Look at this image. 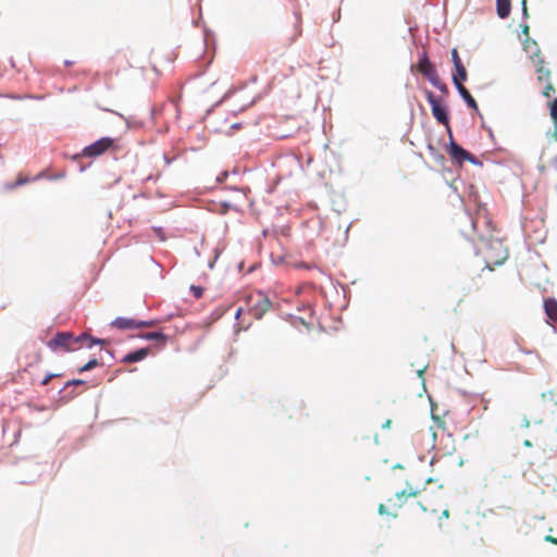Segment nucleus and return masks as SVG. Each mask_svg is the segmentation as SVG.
I'll list each match as a JSON object with an SVG mask.
<instances>
[{
	"label": "nucleus",
	"mask_w": 557,
	"mask_h": 557,
	"mask_svg": "<svg viewBox=\"0 0 557 557\" xmlns=\"http://www.w3.org/2000/svg\"><path fill=\"white\" fill-rule=\"evenodd\" d=\"M451 61H453V63H454V67H455V66H457V65L462 64V62H461V60H460V57H459L458 51H457V49H456V48H454V49L451 50Z\"/></svg>",
	"instance_id": "obj_18"
},
{
	"label": "nucleus",
	"mask_w": 557,
	"mask_h": 557,
	"mask_svg": "<svg viewBox=\"0 0 557 557\" xmlns=\"http://www.w3.org/2000/svg\"><path fill=\"white\" fill-rule=\"evenodd\" d=\"M529 30H530V28H529V26H528V25H524V26L522 27V33H523L525 36H529Z\"/></svg>",
	"instance_id": "obj_26"
},
{
	"label": "nucleus",
	"mask_w": 557,
	"mask_h": 557,
	"mask_svg": "<svg viewBox=\"0 0 557 557\" xmlns=\"http://www.w3.org/2000/svg\"><path fill=\"white\" fill-rule=\"evenodd\" d=\"M480 253L490 271H492L494 267L503 264L508 258L507 247L497 238L484 240L480 248Z\"/></svg>",
	"instance_id": "obj_2"
},
{
	"label": "nucleus",
	"mask_w": 557,
	"mask_h": 557,
	"mask_svg": "<svg viewBox=\"0 0 557 557\" xmlns=\"http://www.w3.org/2000/svg\"><path fill=\"white\" fill-rule=\"evenodd\" d=\"M98 366V360L97 359H91L89 360L86 364H84L83 367H81L78 369V372H85V371H89L94 368H96Z\"/></svg>",
	"instance_id": "obj_17"
},
{
	"label": "nucleus",
	"mask_w": 557,
	"mask_h": 557,
	"mask_svg": "<svg viewBox=\"0 0 557 557\" xmlns=\"http://www.w3.org/2000/svg\"><path fill=\"white\" fill-rule=\"evenodd\" d=\"M190 290L196 298H200L203 294V289L200 286L191 285Z\"/></svg>",
	"instance_id": "obj_20"
},
{
	"label": "nucleus",
	"mask_w": 557,
	"mask_h": 557,
	"mask_svg": "<svg viewBox=\"0 0 557 557\" xmlns=\"http://www.w3.org/2000/svg\"><path fill=\"white\" fill-rule=\"evenodd\" d=\"M417 69L440 91H442L444 94L448 92L447 85L445 83H443L442 79L440 78L436 69L433 65V63L430 61L426 52H423L420 55V59L417 64Z\"/></svg>",
	"instance_id": "obj_4"
},
{
	"label": "nucleus",
	"mask_w": 557,
	"mask_h": 557,
	"mask_svg": "<svg viewBox=\"0 0 557 557\" xmlns=\"http://www.w3.org/2000/svg\"><path fill=\"white\" fill-rule=\"evenodd\" d=\"M510 0H496V11L500 18H506L510 14Z\"/></svg>",
	"instance_id": "obj_15"
},
{
	"label": "nucleus",
	"mask_w": 557,
	"mask_h": 557,
	"mask_svg": "<svg viewBox=\"0 0 557 557\" xmlns=\"http://www.w3.org/2000/svg\"><path fill=\"white\" fill-rule=\"evenodd\" d=\"M141 337L148 341H158L161 344V346L165 345V342L168 339V336L161 332L146 333Z\"/></svg>",
	"instance_id": "obj_16"
},
{
	"label": "nucleus",
	"mask_w": 557,
	"mask_h": 557,
	"mask_svg": "<svg viewBox=\"0 0 557 557\" xmlns=\"http://www.w3.org/2000/svg\"><path fill=\"white\" fill-rule=\"evenodd\" d=\"M392 421L391 420H386V422L382 425L383 429H386V428H389Z\"/></svg>",
	"instance_id": "obj_28"
},
{
	"label": "nucleus",
	"mask_w": 557,
	"mask_h": 557,
	"mask_svg": "<svg viewBox=\"0 0 557 557\" xmlns=\"http://www.w3.org/2000/svg\"><path fill=\"white\" fill-rule=\"evenodd\" d=\"M420 491L408 485L401 492H397L393 498H388L387 503L392 506L393 511H389L387 506L380 504L377 511L380 515H391L393 518L397 517V510L403 507L409 497H417Z\"/></svg>",
	"instance_id": "obj_3"
},
{
	"label": "nucleus",
	"mask_w": 557,
	"mask_h": 557,
	"mask_svg": "<svg viewBox=\"0 0 557 557\" xmlns=\"http://www.w3.org/2000/svg\"><path fill=\"white\" fill-rule=\"evenodd\" d=\"M249 312L256 319H261L271 308V301L263 293L251 295L248 299Z\"/></svg>",
	"instance_id": "obj_5"
},
{
	"label": "nucleus",
	"mask_w": 557,
	"mask_h": 557,
	"mask_svg": "<svg viewBox=\"0 0 557 557\" xmlns=\"http://www.w3.org/2000/svg\"><path fill=\"white\" fill-rule=\"evenodd\" d=\"M425 96L431 106L433 116L436 119L438 123L449 128V120L446 109L440 103V100L432 91L428 90L425 92ZM448 131L450 132V129Z\"/></svg>",
	"instance_id": "obj_6"
},
{
	"label": "nucleus",
	"mask_w": 557,
	"mask_h": 557,
	"mask_svg": "<svg viewBox=\"0 0 557 557\" xmlns=\"http://www.w3.org/2000/svg\"><path fill=\"white\" fill-rule=\"evenodd\" d=\"M104 343V339L94 338L86 333L79 336H74L70 332H58L54 337L48 342L47 345L53 351H58L59 349L64 351H74L82 348L83 346L90 348L95 344Z\"/></svg>",
	"instance_id": "obj_1"
},
{
	"label": "nucleus",
	"mask_w": 557,
	"mask_h": 557,
	"mask_svg": "<svg viewBox=\"0 0 557 557\" xmlns=\"http://www.w3.org/2000/svg\"><path fill=\"white\" fill-rule=\"evenodd\" d=\"M28 181H29L28 177H26V176L24 177V176L20 175L17 177L16 182L11 187L14 188L16 186H21L23 184H26Z\"/></svg>",
	"instance_id": "obj_21"
},
{
	"label": "nucleus",
	"mask_w": 557,
	"mask_h": 557,
	"mask_svg": "<svg viewBox=\"0 0 557 557\" xmlns=\"http://www.w3.org/2000/svg\"><path fill=\"white\" fill-rule=\"evenodd\" d=\"M468 74L463 64L455 66V73L453 74V81L456 87L463 85L467 81Z\"/></svg>",
	"instance_id": "obj_13"
},
{
	"label": "nucleus",
	"mask_w": 557,
	"mask_h": 557,
	"mask_svg": "<svg viewBox=\"0 0 557 557\" xmlns=\"http://www.w3.org/2000/svg\"><path fill=\"white\" fill-rule=\"evenodd\" d=\"M451 136V133L449 134ZM448 153L453 161L461 165L465 161H469L472 164H478L476 158L471 154L469 151L460 147L458 144H456L453 138L450 137V143L448 147Z\"/></svg>",
	"instance_id": "obj_7"
},
{
	"label": "nucleus",
	"mask_w": 557,
	"mask_h": 557,
	"mask_svg": "<svg viewBox=\"0 0 557 557\" xmlns=\"http://www.w3.org/2000/svg\"><path fill=\"white\" fill-rule=\"evenodd\" d=\"M58 376H59V374L50 373V374L46 375V377L41 381V384L47 385L53 377H58Z\"/></svg>",
	"instance_id": "obj_22"
},
{
	"label": "nucleus",
	"mask_w": 557,
	"mask_h": 557,
	"mask_svg": "<svg viewBox=\"0 0 557 557\" xmlns=\"http://www.w3.org/2000/svg\"><path fill=\"white\" fill-rule=\"evenodd\" d=\"M150 352L148 347L137 349L135 351L126 354L122 358V362L124 363H134L144 360Z\"/></svg>",
	"instance_id": "obj_11"
},
{
	"label": "nucleus",
	"mask_w": 557,
	"mask_h": 557,
	"mask_svg": "<svg viewBox=\"0 0 557 557\" xmlns=\"http://www.w3.org/2000/svg\"><path fill=\"white\" fill-rule=\"evenodd\" d=\"M544 310L546 315L557 323V300L555 298H546L544 300Z\"/></svg>",
	"instance_id": "obj_12"
},
{
	"label": "nucleus",
	"mask_w": 557,
	"mask_h": 557,
	"mask_svg": "<svg viewBox=\"0 0 557 557\" xmlns=\"http://www.w3.org/2000/svg\"><path fill=\"white\" fill-rule=\"evenodd\" d=\"M523 444L527 447H531L532 446V443L529 440H525Z\"/></svg>",
	"instance_id": "obj_29"
},
{
	"label": "nucleus",
	"mask_w": 557,
	"mask_h": 557,
	"mask_svg": "<svg viewBox=\"0 0 557 557\" xmlns=\"http://www.w3.org/2000/svg\"><path fill=\"white\" fill-rule=\"evenodd\" d=\"M458 92L460 94V96L462 97V99L466 101V103L474 109L475 111L479 110L478 108V104H476V101L474 100V98L471 96V94L469 92V90L463 86V85H459L458 87H456Z\"/></svg>",
	"instance_id": "obj_14"
},
{
	"label": "nucleus",
	"mask_w": 557,
	"mask_h": 557,
	"mask_svg": "<svg viewBox=\"0 0 557 557\" xmlns=\"http://www.w3.org/2000/svg\"><path fill=\"white\" fill-rule=\"evenodd\" d=\"M293 267L295 269H306V270H311V269L317 268L314 264L306 263V262H296V263L293 264Z\"/></svg>",
	"instance_id": "obj_19"
},
{
	"label": "nucleus",
	"mask_w": 557,
	"mask_h": 557,
	"mask_svg": "<svg viewBox=\"0 0 557 557\" xmlns=\"http://www.w3.org/2000/svg\"><path fill=\"white\" fill-rule=\"evenodd\" d=\"M545 541L546 542H549L552 544H557V537L553 536V535H546L545 536Z\"/></svg>",
	"instance_id": "obj_23"
},
{
	"label": "nucleus",
	"mask_w": 557,
	"mask_h": 557,
	"mask_svg": "<svg viewBox=\"0 0 557 557\" xmlns=\"http://www.w3.org/2000/svg\"><path fill=\"white\" fill-rule=\"evenodd\" d=\"M113 139L110 137H102L94 144L87 146L83 150V154L85 157H98L106 152L109 148L113 146Z\"/></svg>",
	"instance_id": "obj_9"
},
{
	"label": "nucleus",
	"mask_w": 557,
	"mask_h": 557,
	"mask_svg": "<svg viewBox=\"0 0 557 557\" xmlns=\"http://www.w3.org/2000/svg\"><path fill=\"white\" fill-rule=\"evenodd\" d=\"M543 63L544 61L540 59L536 64L537 82L540 84H544L542 95L546 98H549L555 94L556 89L550 82V71L545 69Z\"/></svg>",
	"instance_id": "obj_8"
},
{
	"label": "nucleus",
	"mask_w": 557,
	"mask_h": 557,
	"mask_svg": "<svg viewBox=\"0 0 557 557\" xmlns=\"http://www.w3.org/2000/svg\"><path fill=\"white\" fill-rule=\"evenodd\" d=\"M154 324L153 321H138L136 319H129V318H116L111 322V326L119 329V330H133V329H140V327H149Z\"/></svg>",
	"instance_id": "obj_10"
},
{
	"label": "nucleus",
	"mask_w": 557,
	"mask_h": 557,
	"mask_svg": "<svg viewBox=\"0 0 557 557\" xmlns=\"http://www.w3.org/2000/svg\"><path fill=\"white\" fill-rule=\"evenodd\" d=\"M523 424H524L525 428H529L530 426L529 420L524 419Z\"/></svg>",
	"instance_id": "obj_30"
},
{
	"label": "nucleus",
	"mask_w": 557,
	"mask_h": 557,
	"mask_svg": "<svg viewBox=\"0 0 557 557\" xmlns=\"http://www.w3.org/2000/svg\"><path fill=\"white\" fill-rule=\"evenodd\" d=\"M442 517H444V518H449V510H448V509H445V510L442 512Z\"/></svg>",
	"instance_id": "obj_27"
},
{
	"label": "nucleus",
	"mask_w": 557,
	"mask_h": 557,
	"mask_svg": "<svg viewBox=\"0 0 557 557\" xmlns=\"http://www.w3.org/2000/svg\"><path fill=\"white\" fill-rule=\"evenodd\" d=\"M83 381L82 380H73V381H70L66 383V386H70V385H78V384H82Z\"/></svg>",
	"instance_id": "obj_25"
},
{
	"label": "nucleus",
	"mask_w": 557,
	"mask_h": 557,
	"mask_svg": "<svg viewBox=\"0 0 557 557\" xmlns=\"http://www.w3.org/2000/svg\"><path fill=\"white\" fill-rule=\"evenodd\" d=\"M522 11H523V15L525 17H528L529 14H528V8H527V0H522Z\"/></svg>",
	"instance_id": "obj_24"
}]
</instances>
